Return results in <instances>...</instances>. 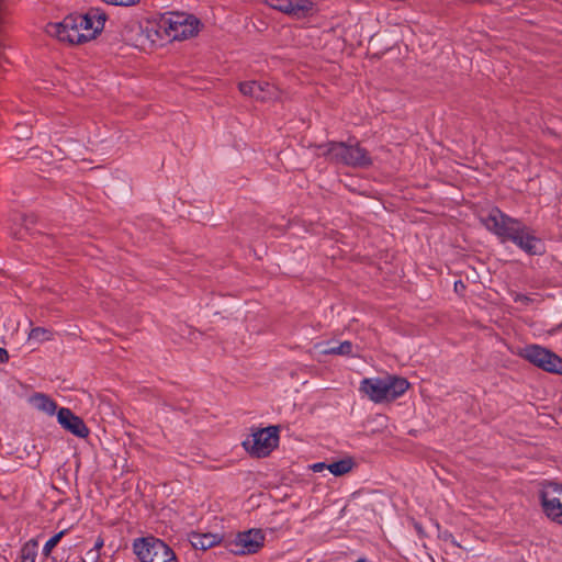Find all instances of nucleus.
<instances>
[{
    "mask_svg": "<svg viewBox=\"0 0 562 562\" xmlns=\"http://www.w3.org/2000/svg\"><path fill=\"white\" fill-rule=\"evenodd\" d=\"M106 14L92 8L83 14H69L60 22L46 25V33L60 42L81 44L94 40L104 29Z\"/></svg>",
    "mask_w": 562,
    "mask_h": 562,
    "instance_id": "obj_1",
    "label": "nucleus"
},
{
    "mask_svg": "<svg viewBox=\"0 0 562 562\" xmlns=\"http://www.w3.org/2000/svg\"><path fill=\"white\" fill-rule=\"evenodd\" d=\"M484 226L497 235L503 241L512 240L516 246L529 255H540L544 251L543 245L531 228L512 218L497 209H493L483 220Z\"/></svg>",
    "mask_w": 562,
    "mask_h": 562,
    "instance_id": "obj_2",
    "label": "nucleus"
},
{
    "mask_svg": "<svg viewBox=\"0 0 562 562\" xmlns=\"http://www.w3.org/2000/svg\"><path fill=\"white\" fill-rule=\"evenodd\" d=\"M409 387L405 378L386 374L366 378L360 383V391L374 403L391 402L402 396Z\"/></svg>",
    "mask_w": 562,
    "mask_h": 562,
    "instance_id": "obj_3",
    "label": "nucleus"
},
{
    "mask_svg": "<svg viewBox=\"0 0 562 562\" xmlns=\"http://www.w3.org/2000/svg\"><path fill=\"white\" fill-rule=\"evenodd\" d=\"M122 36L126 43L143 50L151 49L164 43L158 19L143 22L131 20L124 25Z\"/></svg>",
    "mask_w": 562,
    "mask_h": 562,
    "instance_id": "obj_4",
    "label": "nucleus"
},
{
    "mask_svg": "<svg viewBox=\"0 0 562 562\" xmlns=\"http://www.w3.org/2000/svg\"><path fill=\"white\" fill-rule=\"evenodd\" d=\"M159 26L165 41H183L199 32V20L186 13H168L159 19Z\"/></svg>",
    "mask_w": 562,
    "mask_h": 562,
    "instance_id": "obj_5",
    "label": "nucleus"
},
{
    "mask_svg": "<svg viewBox=\"0 0 562 562\" xmlns=\"http://www.w3.org/2000/svg\"><path fill=\"white\" fill-rule=\"evenodd\" d=\"M319 149L324 156L337 164L364 167L371 162L367 151L357 144L329 143L325 146H321Z\"/></svg>",
    "mask_w": 562,
    "mask_h": 562,
    "instance_id": "obj_6",
    "label": "nucleus"
},
{
    "mask_svg": "<svg viewBox=\"0 0 562 562\" xmlns=\"http://www.w3.org/2000/svg\"><path fill=\"white\" fill-rule=\"evenodd\" d=\"M133 551L140 562H178L171 548L155 537L135 539Z\"/></svg>",
    "mask_w": 562,
    "mask_h": 562,
    "instance_id": "obj_7",
    "label": "nucleus"
},
{
    "mask_svg": "<svg viewBox=\"0 0 562 562\" xmlns=\"http://www.w3.org/2000/svg\"><path fill=\"white\" fill-rule=\"evenodd\" d=\"M279 432L278 426H268L252 430L243 441V447L250 456L265 458L278 447L280 440Z\"/></svg>",
    "mask_w": 562,
    "mask_h": 562,
    "instance_id": "obj_8",
    "label": "nucleus"
},
{
    "mask_svg": "<svg viewBox=\"0 0 562 562\" xmlns=\"http://www.w3.org/2000/svg\"><path fill=\"white\" fill-rule=\"evenodd\" d=\"M521 357L536 367L551 373L562 374V358L539 345L525 347Z\"/></svg>",
    "mask_w": 562,
    "mask_h": 562,
    "instance_id": "obj_9",
    "label": "nucleus"
},
{
    "mask_svg": "<svg viewBox=\"0 0 562 562\" xmlns=\"http://www.w3.org/2000/svg\"><path fill=\"white\" fill-rule=\"evenodd\" d=\"M265 543V535L260 529L239 532L227 543L229 552L235 555L257 553Z\"/></svg>",
    "mask_w": 562,
    "mask_h": 562,
    "instance_id": "obj_10",
    "label": "nucleus"
},
{
    "mask_svg": "<svg viewBox=\"0 0 562 562\" xmlns=\"http://www.w3.org/2000/svg\"><path fill=\"white\" fill-rule=\"evenodd\" d=\"M541 504L546 516L562 525V484L550 482L541 491Z\"/></svg>",
    "mask_w": 562,
    "mask_h": 562,
    "instance_id": "obj_11",
    "label": "nucleus"
},
{
    "mask_svg": "<svg viewBox=\"0 0 562 562\" xmlns=\"http://www.w3.org/2000/svg\"><path fill=\"white\" fill-rule=\"evenodd\" d=\"M266 3L294 19H305L316 11V5L312 0H267Z\"/></svg>",
    "mask_w": 562,
    "mask_h": 562,
    "instance_id": "obj_12",
    "label": "nucleus"
},
{
    "mask_svg": "<svg viewBox=\"0 0 562 562\" xmlns=\"http://www.w3.org/2000/svg\"><path fill=\"white\" fill-rule=\"evenodd\" d=\"M238 88L241 94L260 101H268L278 97L277 88L267 81H244L239 83Z\"/></svg>",
    "mask_w": 562,
    "mask_h": 562,
    "instance_id": "obj_13",
    "label": "nucleus"
},
{
    "mask_svg": "<svg viewBox=\"0 0 562 562\" xmlns=\"http://www.w3.org/2000/svg\"><path fill=\"white\" fill-rule=\"evenodd\" d=\"M57 422L64 429L79 438H86L89 435V429L83 420L67 407L58 409Z\"/></svg>",
    "mask_w": 562,
    "mask_h": 562,
    "instance_id": "obj_14",
    "label": "nucleus"
},
{
    "mask_svg": "<svg viewBox=\"0 0 562 562\" xmlns=\"http://www.w3.org/2000/svg\"><path fill=\"white\" fill-rule=\"evenodd\" d=\"M189 541L194 549L207 550L222 541V536L211 532H191Z\"/></svg>",
    "mask_w": 562,
    "mask_h": 562,
    "instance_id": "obj_15",
    "label": "nucleus"
},
{
    "mask_svg": "<svg viewBox=\"0 0 562 562\" xmlns=\"http://www.w3.org/2000/svg\"><path fill=\"white\" fill-rule=\"evenodd\" d=\"M30 404L37 411L48 415H57V404L54 400L43 393H35L29 398Z\"/></svg>",
    "mask_w": 562,
    "mask_h": 562,
    "instance_id": "obj_16",
    "label": "nucleus"
},
{
    "mask_svg": "<svg viewBox=\"0 0 562 562\" xmlns=\"http://www.w3.org/2000/svg\"><path fill=\"white\" fill-rule=\"evenodd\" d=\"M54 339V331L46 327H33L27 334V345L35 350L41 345L52 341Z\"/></svg>",
    "mask_w": 562,
    "mask_h": 562,
    "instance_id": "obj_17",
    "label": "nucleus"
},
{
    "mask_svg": "<svg viewBox=\"0 0 562 562\" xmlns=\"http://www.w3.org/2000/svg\"><path fill=\"white\" fill-rule=\"evenodd\" d=\"M317 348L323 355H342L348 356L352 353L353 346L350 341L345 340L337 346H329V344H319Z\"/></svg>",
    "mask_w": 562,
    "mask_h": 562,
    "instance_id": "obj_18",
    "label": "nucleus"
},
{
    "mask_svg": "<svg viewBox=\"0 0 562 562\" xmlns=\"http://www.w3.org/2000/svg\"><path fill=\"white\" fill-rule=\"evenodd\" d=\"M355 467V461L352 458L347 457L339 461L329 463L327 467V470L334 475V476H341L347 473H349Z\"/></svg>",
    "mask_w": 562,
    "mask_h": 562,
    "instance_id": "obj_19",
    "label": "nucleus"
},
{
    "mask_svg": "<svg viewBox=\"0 0 562 562\" xmlns=\"http://www.w3.org/2000/svg\"><path fill=\"white\" fill-rule=\"evenodd\" d=\"M38 542L35 539L29 540L21 549V562H35L37 557Z\"/></svg>",
    "mask_w": 562,
    "mask_h": 562,
    "instance_id": "obj_20",
    "label": "nucleus"
},
{
    "mask_svg": "<svg viewBox=\"0 0 562 562\" xmlns=\"http://www.w3.org/2000/svg\"><path fill=\"white\" fill-rule=\"evenodd\" d=\"M65 533L66 530H61L46 541V543L43 547V554L45 557H48L52 553L53 549L58 544V542L61 540Z\"/></svg>",
    "mask_w": 562,
    "mask_h": 562,
    "instance_id": "obj_21",
    "label": "nucleus"
},
{
    "mask_svg": "<svg viewBox=\"0 0 562 562\" xmlns=\"http://www.w3.org/2000/svg\"><path fill=\"white\" fill-rule=\"evenodd\" d=\"M510 295H512L514 302L519 303L521 305H528L533 302V299L526 294H521L518 292H512Z\"/></svg>",
    "mask_w": 562,
    "mask_h": 562,
    "instance_id": "obj_22",
    "label": "nucleus"
},
{
    "mask_svg": "<svg viewBox=\"0 0 562 562\" xmlns=\"http://www.w3.org/2000/svg\"><path fill=\"white\" fill-rule=\"evenodd\" d=\"M328 464L325 462H316L310 465V469L313 472H322L323 470L327 469Z\"/></svg>",
    "mask_w": 562,
    "mask_h": 562,
    "instance_id": "obj_23",
    "label": "nucleus"
},
{
    "mask_svg": "<svg viewBox=\"0 0 562 562\" xmlns=\"http://www.w3.org/2000/svg\"><path fill=\"white\" fill-rule=\"evenodd\" d=\"M8 360V351L3 348H0V362H5Z\"/></svg>",
    "mask_w": 562,
    "mask_h": 562,
    "instance_id": "obj_24",
    "label": "nucleus"
},
{
    "mask_svg": "<svg viewBox=\"0 0 562 562\" xmlns=\"http://www.w3.org/2000/svg\"><path fill=\"white\" fill-rule=\"evenodd\" d=\"M12 234L16 237V238H23V234L20 232V231H13Z\"/></svg>",
    "mask_w": 562,
    "mask_h": 562,
    "instance_id": "obj_25",
    "label": "nucleus"
},
{
    "mask_svg": "<svg viewBox=\"0 0 562 562\" xmlns=\"http://www.w3.org/2000/svg\"><path fill=\"white\" fill-rule=\"evenodd\" d=\"M357 562H369V561L366 559H359Z\"/></svg>",
    "mask_w": 562,
    "mask_h": 562,
    "instance_id": "obj_26",
    "label": "nucleus"
}]
</instances>
